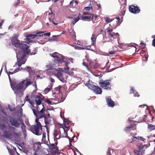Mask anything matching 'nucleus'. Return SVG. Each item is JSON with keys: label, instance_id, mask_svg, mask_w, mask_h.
Returning <instances> with one entry per match:
<instances>
[{"label": "nucleus", "instance_id": "f257e3e1", "mask_svg": "<svg viewBox=\"0 0 155 155\" xmlns=\"http://www.w3.org/2000/svg\"><path fill=\"white\" fill-rule=\"evenodd\" d=\"M32 84V82L29 78H27L22 80L18 84L15 85L14 87V93L18 97L22 96L23 93V90H25Z\"/></svg>", "mask_w": 155, "mask_h": 155}, {"label": "nucleus", "instance_id": "f03ea898", "mask_svg": "<svg viewBox=\"0 0 155 155\" xmlns=\"http://www.w3.org/2000/svg\"><path fill=\"white\" fill-rule=\"evenodd\" d=\"M11 42L12 45L15 47L20 48L25 53H26L28 54L32 55L33 54L30 53V50L28 49L29 46L24 44L23 41L20 42L18 39L16 35H15L13 36L11 40Z\"/></svg>", "mask_w": 155, "mask_h": 155}, {"label": "nucleus", "instance_id": "7ed1b4c3", "mask_svg": "<svg viewBox=\"0 0 155 155\" xmlns=\"http://www.w3.org/2000/svg\"><path fill=\"white\" fill-rule=\"evenodd\" d=\"M43 108L40 111H38V107H37V110L34 109H32L33 113L34 115L39 120V119L44 117L45 119V122L46 124L48 125L50 124L51 121V118L47 117L46 114L45 113V110L44 108V107L42 105Z\"/></svg>", "mask_w": 155, "mask_h": 155}, {"label": "nucleus", "instance_id": "20e7f679", "mask_svg": "<svg viewBox=\"0 0 155 155\" xmlns=\"http://www.w3.org/2000/svg\"><path fill=\"white\" fill-rule=\"evenodd\" d=\"M50 55L52 57L54 58V62H57L58 64H61L63 62H65V67L64 69L66 71L69 70V68L68 67V65L70 64V62L68 61H64V56L63 55L59 54L57 52L53 53Z\"/></svg>", "mask_w": 155, "mask_h": 155}, {"label": "nucleus", "instance_id": "39448f33", "mask_svg": "<svg viewBox=\"0 0 155 155\" xmlns=\"http://www.w3.org/2000/svg\"><path fill=\"white\" fill-rule=\"evenodd\" d=\"M84 84L87 86L89 89L93 90L96 94H101L102 93V89L97 85H94L93 84L91 81L87 78L82 80Z\"/></svg>", "mask_w": 155, "mask_h": 155}, {"label": "nucleus", "instance_id": "423d86ee", "mask_svg": "<svg viewBox=\"0 0 155 155\" xmlns=\"http://www.w3.org/2000/svg\"><path fill=\"white\" fill-rule=\"evenodd\" d=\"M35 122L36 124L33 125L31 128V131L36 135H40L42 133V126L37 117L35 119Z\"/></svg>", "mask_w": 155, "mask_h": 155}, {"label": "nucleus", "instance_id": "0eeeda50", "mask_svg": "<svg viewBox=\"0 0 155 155\" xmlns=\"http://www.w3.org/2000/svg\"><path fill=\"white\" fill-rule=\"evenodd\" d=\"M111 80L108 79L104 80L103 79H100L99 81V84L100 87L104 89L110 90L111 89V85L110 82Z\"/></svg>", "mask_w": 155, "mask_h": 155}, {"label": "nucleus", "instance_id": "6e6552de", "mask_svg": "<svg viewBox=\"0 0 155 155\" xmlns=\"http://www.w3.org/2000/svg\"><path fill=\"white\" fill-rule=\"evenodd\" d=\"M98 15L96 14L94 15L92 13L89 14L87 16H82V18L83 20L86 21H90L91 20L93 23H95L97 22L96 19L97 18Z\"/></svg>", "mask_w": 155, "mask_h": 155}, {"label": "nucleus", "instance_id": "1a4fd4ad", "mask_svg": "<svg viewBox=\"0 0 155 155\" xmlns=\"http://www.w3.org/2000/svg\"><path fill=\"white\" fill-rule=\"evenodd\" d=\"M7 123L8 125L10 124L12 126L16 128L19 127L21 124V123L18 119L12 117L9 118Z\"/></svg>", "mask_w": 155, "mask_h": 155}, {"label": "nucleus", "instance_id": "9d476101", "mask_svg": "<svg viewBox=\"0 0 155 155\" xmlns=\"http://www.w3.org/2000/svg\"><path fill=\"white\" fill-rule=\"evenodd\" d=\"M70 121L67 119H65L64 120V124H59L61 127L62 128L64 132H66L70 129Z\"/></svg>", "mask_w": 155, "mask_h": 155}, {"label": "nucleus", "instance_id": "9b49d317", "mask_svg": "<svg viewBox=\"0 0 155 155\" xmlns=\"http://www.w3.org/2000/svg\"><path fill=\"white\" fill-rule=\"evenodd\" d=\"M77 138V137H74L72 138V141H71V142H69L70 145L72 147L71 148L74 152V155H77L76 152V151H78V149L76 147H77V143H76V140L74 139V138Z\"/></svg>", "mask_w": 155, "mask_h": 155}, {"label": "nucleus", "instance_id": "f8f14e48", "mask_svg": "<svg viewBox=\"0 0 155 155\" xmlns=\"http://www.w3.org/2000/svg\"><path fill=\"white\" fill-rule=\"evenodd\" d=\"M109 38H119V35L118 33H115L112 32L113 29H110L108 27L106 29Z\"/></svg>", "mask_w": 155, "mask_h": 155}, {"label": "nucleus", "instance_id": "ddd939ff", "mask_svg": "<svg viewBox=\"0 0 155 155\" xmlns=\"http://www.w3.org/2000/svg\"><path fill=\"white\" fill-rule=\"evenodd\" d=\"M40 95H37L35 98V104L37 105V107H36V109L35 110H37V107H38H38V105H40L42 102V101H43L44 97L41 94H39ZM38 110H40L39 108H38Z\"/></svg>", "mask_w": 155, "mask_h": 155}, {"label": "nucleus", "instance_id": "4468645a", "mask_svg": "<svg viewBox=\"0 0 155 155\" xmlns=\"http://www.w3.org/2000/svg\"><path fill=\"white\" fill-rule=\"evenodd\" d=\"M129 10L130 12L134 14L138 13L140 11L139 7L133 5H131L129 6Z\"/></svg>", "mask_w": 155, "mask_h": 155}, {"label": "nucleus", "instance_id": "2eb2a0df", "mask_svg": "<svg viewBox=\"0 0 155 155\" xmlns=\"http://www.w3.org/2000/svg\"><path fill=\"white\" fill-rule=\"evenodd\" d=\"M120 18L119 17H117L116 18L113 19V21L111 23L112 25V27L114 28H116L121 24V21H120Z\"/></svg>", "mask_w": 155, "mask_h": 155}, {"label": "nucleus", "instance_id": "dca6fc26", "mask_svg": "<svg viewBox=\"0 0 155 155\" xmlns=\"http://www.w3.org/2000/svg\"><path fill=\"white\" fill-rule=\"evenodd\" d=\"M17 58L18 61H20V63L22 64L25 63V55L22 52H20L19 54H17Z\"/></svg>", "mask_w": 155, "mask_h": 155}, {"label": "nucleus", "instance_id": "f3484780", "mask_svg": "<svg viewBox=\"0 0 155 155\" xmlns=\"http://www.w3.org/2000/svg\"><path fill=\"white\" fill-rule=\"evenodd\" d=\"M106 99L107 104L108 107H113L115 105V102L111 99L110 96H106Z\"/></svg>", "mask_w": 155, "mask_h": 155}, {"label": "nucleus", "instance_id": "a211bd4d", "mask_svg": "<svg viewBox=\"0 0 155 155\" xmlns=\"http://www.w3.org/2000/svg\"><path fill=\"white\" fill-rule=\"evenodd\" d=\"M137 147L138 149V150H134V152L135 154H136L137 155H143V153L141 151V150L143 148V145L139 144L137 145Z\"/></svg>", "mask_w": 155, "mask_h": 155}, {"label": "nucleus", "instance_id": "6ab92c4d", "mask_svg": "<svg viewBox=\"0 0 155 155\" xmlns=\"http://www.w3.org/2000/svg\"><path fill=\"white\" fill-rule=\"evenodd\" d=\"M50 9L51 10L50 12L49 13V21L50 22H51L53 23L54 25H56L58 24V23H56L54 22V14L53 13L52 10H51V8H50Z\"/></svg>", "mask_w": 155, "mask_h": 155}, {"label": "nucleus", "instance_id": "aec40b11", "mask_svg": "<svg viewBox=\"0 0 155 155\" xmlns=\"http://www.w3.org/2000/svg\"><path fill=\"white\" fill-rule=\"evenodd\" d=\"M136 125L134 124H130L129 126L126 127L124 130L126 132H130L132 130H134L136 129Z\"/></svg>", "mask_w": 155, "mask_h": 155}, {"label": "nucleus", "instance_id": "412c9836", "mask_svg": "<svg viewBox=\"0 0 155 155\" xmlns=\"http://www.w3.org/2000/svg\"><path fill=\"white\" fill-rule=\"evenodd\" d=\"M49 150L52 152H55L58 150V148L56 145L54 143L49 145L48 146Z\"/></svg>", "mask_w": 155, "mask_h": 155}, {"label": "nucleus", "instance_id": "4be33fe9", "mask_svg": "<svg viewBox=\"0 0 155 155\" xmlns=\"http://www.w3.org/2000/svg\"><path fill=\"white\" fill-rule=\"evenodd\" d=\"M44 32V31H39L37 32L35 34H28L26 36L27 38L31 37V38H35L36 37L38 36V35L42 34Z\"/></svg>", "mask_w": 155, "mask_h": 155}, {"label": "nucleus", "instance_id": "5701e85b", "mask_svg": "<svg viewBox=\"0 0 155 155\" xmlns=\"http://www.w3.org/2000/svg\"><path fill=\"white\" fill-rule=\"evenodd\" d=\"M2 136L3 137L7 138H10L11 137L12 135L10 132L5 131L4 132V134H3Z\"/></svg>", "mask_w": 155, "mask_h": 155}, {"label": "nucleus", "instance_id": "b1692460", "mask_svg": "<svg viewBox=\"0 0 155 155\" xmlns=\"http://www.w3.org/2000/svg\"><path fill=\"white\" fill-rule=\"evenodd\" d=\"M97 35L95 34H93L91 38L92 45H93L96 43V41Z\"/></svg>", "mask_w": 155, "mask_h": 155}, {"label": "nucleus", "instance_id": "393cba45", "mask_svg": "<svg viewBox=\"0 0 155 155\" xmlns=\"http://www.w3.org/2000/svg\"><path fill=\"white\" fill-rule=\"evenodd\" d=\"M25 70L28 71L30 74L33 75L34 74L35 71L32 70L31 67L27 66L25 68Z\"/></svg>", "mask_w": 155, "mask_h": 155}, {"label": "nucleus", "instance_id": "a878e982", "mask_svg": "<svg viewBox=\"0 0 155 155\" xmlns=\"http://www.w3.org/2000/svg\"><path fill=\"white\" fill-rule=\"evenodd\" d=\"M60 131L57 130H55L54 131V136L56 140L60 138Z\"/></svg>", "mask_w": 155, "mask_h": 155}, {"label": "nucleus", "instance_id": "bb28decb", "mask_svg": "<svg viewBox=\"0 0 155 155\" xmlns=\"http://www.w3.org/2000/svg\"><path fill=\"white\" fill-rule=\"evenodd\" d=\"M25 101L28 102L32 106H33L34 103L29 98V96L27 95L25 98Z\"/></svg>", "mask_w": 155, "mask_h": 155}, {"label": "nucleus", "instance_id": "cd10ccee", "mask_svg": "<svg viewBox=\"0 0 155 155\" xmlns=\"http://www.w3.org/2000/svg\"><path fill=\"white\" fill-rule=\"evenodd\" d=\"M53 67L51 64H49L45 66V68L46 69L45 71H48L49 70H52L53 69Z\"/></svg>", "mask_w": 155, "mask_h": 155}, {"label": "nucleus", "instance_id": "c85d7f7f", "mask_svg": "<svg viewBox=\"0 0 155 155\" xmlns=\"http://www.w3.org/2000/svg\"><path fill=\"white\" fill-rule=\"evenodd\" d=\"M148 128L150 131L155 130V125L151 124H148Z\"/></svg>", "mask_w": 155, "mask_h": 155}, {"label": "nucleus", "instance_id": "c756f323", "mask_svg": "<svg viewBox=\"0 0 155 155\" xmlns=\"http://www.w3.org/2000/svg\"><path fill=\"white\" fill-rule=\"evenodd\" d=\"M19 70V68H18L16 69H15L14 71L13 72H11L10 71H9L8 72L7 71L8 75V76L10 75V74H12L14 73H15Z\"/></svg>", "mask_w": 155, "mask_h": 155}, {"label": "nucleus", "instance_id": "7c9ffc66", "mask_svg": "<svg viewBox=\"0 0 155 155\" xmlns=\"http://www.w3.org/2000/svg\"><path fill=\"white\" fill-rule=\"evenodd\" d=\"M122 8V9L121 10L120 13H121V15H124L126 11V8L124 6L123 7L122 6V7H121V8Z\"/></svg>", "mask_w": 155, "mask_h": 155}, {"label": "nucleus", "instance_id": "2f4dec72", "mask_svg": "<svg viewBox=\"0 0 155 155\" xmlns=\"http://www.w3.org/2000/svg\"><path fill=\"white\" fill-rule=\"evenodd\" d=\"M55 76L58 78H61L63 76L62 74L60 72H58L57 74H56Z\"/></svg>", "mask_w": 155, "mask_h": 155}, {"label": "nucleus", "instance_id": "473e14b6", "mask_svg": "<svg viewBox=\"0 0 155 155\" xmlns=\"http://www.w3.org/2000/svg\"><path fill=\"white\" fill-rule=\"evenodd\" d=\"M104 19H105V21L107 24H108L109 23L112 21H113V19H110V18L108 17H106V18H104Z\"/></svg>", "mask_w": 155, "mask_h": 155}, {"label": "nucleus", "instance_id": "72a5a7b5", "mask_svg": "<svg viewBox=\"0 0 155 155\" xmlns=\"http://www.w3.org/2000/svg\"><path fill=\"white\" fill-rule=\"evenodd\" d=\"M84 9L85 10L88 11H89L90 10H93V7L90 4L88 6L85 7Z\"/></svg>", "mask_w": 155, "mask_h": 155}, {"label": "nucleus", "instance_id": "f704fd0d", "mask_svg": "<svg viewBox=\"0 0 155 155\" xmlns=\"http://www.w3.org/2000/svg\"><path fill=\"white\" fill-rule=\"evenodd\" d=\"M20 0H17V2L14 3L13 5V7L15 8L17 6L19 5L20 4Z\"/></svg>", "mask_w": 155, "mask_h": 155}, {"label": "nucleus", "instance_id": "c9c22d12", "mask_svg": "<svg viewBox=\"0 0 155 155\" xmlns=\"http://www.w3.org/2000/svg\"><path fill=\"white\" fill-rule=\"evenodd\" d=\"M51 35V33L50 32H48V33H45L43 34H42L41 35H38V37H41V36H43V35H45V36H50V35Z\"/></svg>", "mask_w": 155, "mask_h": 155}, {"label": "nucleus", "instance_id": "e433bc0d", "mask_svg": "<svg viewBox=\"0 0 155 155\" xmlns=\"http://www.w3.org/2000/svg\"><path fill=\"white\" fill-rule=\"evenodd\" d=\"M52 86L51 85V86H50V87L49 88H46L44 90L45 91L46 93L49 92L50 91L51 88H52Z\"/></svg>", "mask_w": 155, "mask_h": 155}, {"label": "nucleus", "instance_id": "4c0bfd02", "mask_svg": "<svg viewBox=\"0 0 155 155\" xmlns=\"http://www.w3.org/2000/svg\"><path fill=\"white\" fill-rule=\"evenodd\" d=\"M116 52V51H115L113 50V51H109V54L110 55L114 54H115Z\"/></svg>", "mask_w": 155, "mask_h": 155}, {"label": "nucleus", "instance_id": "58836bf2", "mask_svg": "<svg viewBox=\"0 0 155 155\" xmlns=\"http://www.w3.org/2000/svg\"><path fill=\"white\" fill-rule=\"evenodd\" d=\"M140 47L142 48H144L146 46V45L143 43L141 42L140 44Z\"/></svg>", "mask_w": 155, "mask_h": 155}, {"label": "nucleus", "instance_id": "ea45409f", "mask_svg": "<svg viewBox=\"0 0 155 155\" xmlns=\"http://www.w3.org/2000/svg\"><path fill=\"white\" fill-rule=\"evenodd\" d=\"M97 72H98L97 73V74H94V75L96 77H100L101 76V72L99 71H97Z\"/></svg>", "mask_w": 155, "mask_h": 155}, {"label": "nucleus", "instance_id": "a19ab883", "mask_svg": "<svg viewBox=\"0 0 155 155\" xmlns=\"http://www.w3.org/2000/svg\"><path fill=\"white\" fill-rule=\"evenodd\" d=\"M106 155H112L110 152V149L109 148H108L107 149Z\"/></svg>", "mask_w": 155, "mask_h": 155}, {"label": "nucleus", "instance_id": "79ce46f5", "mask_svg": "<svg viewBox=\"0 0 155 155\" xmlns=\"http://www.w3.org/2000/svg\"><path fill=\"white\" fill-rule=\"evenodd\" d=\"M78 21V17L74 19V20L72 21V23L74 25Z\"/></svg>", "mask_w": 155, "mask_h": 155}, {"label": "nucleus", "instance_id": "37998d69", "mask_svg": "<svg viewBox=\"0 0 155 155\" xmlns=\"http://www.w3.org/2000/svg\"><path fill=\"white\" fill-rule=\"evenodd\" d=\"M2 120L6 122L7 120H8L7 118L6 117H2Z\"/></svg>", "mask_w": 155, "mask_h": 155}, {"label": "nucleus", "instance_id": "c03bdc74", "mask_svg": "<svg viewBox=\"0 0 155 155\" xmlns=\"http://www.w3.org/2000/svg\"><path fill=\"white\" fill-rule=\"evenodd\" d=\"M49 80L51 82L54 83L55 82L54 80L52 78H49Z\"/></svg>", "mask_w": 155, "mask_h": 155}, {"label": "nucleus", "instance_id": "a18cd8bd", "mask_svg": "<svg viewBox=\"0 0 155 155\" xmlns=\"http://www.w3.org/2000/svg\"><path fill=\"white\" fill-rule=\"evenodd\" d=\"M45 102L49 104H51V102L49 100H46Z\"/></svg>", "mask_w": 155, "mask_h": 155}, {"label": "nucleus", "instance_id": "49530a36", "mask_svg": "<svg viewBox=\"0 0 155 155\" xmlns=\"http://www.w3.org/2000/svg\"><path fill=\"white\" fill-rule=\"evenodd\" d=\"M62 82H64L65 81V80L64 78H63V76L61 77V78H58Z\"/></svg>", "mask_w": 155, "mask_h": 155}, {"label": "nucleus", "instance_id": "de8ad7c7", "mask_svg": "<svg viewBox=\"0 0 155 155\" xmlns=\"http://www.w3.org/2000/svg\"><path fill=\"white\" fill-rule=\"evenodd\" d=\"M135 91L134 90V88H132L131 89V92H130V93H134Z\"/></svg>", "mask_w": 155, "mask_h": 155}, {"label": "nucleus", "instance_id": "09e8293b", "mask_svg": "<svg viewBox=\"0 0 155 155\" xmlns=\"http://www.w3.org/2000/svg\"><path fill=\"white\" fill-rule=\"evenodd\" d=\"M132 138H133V140H132V142L137 140L136 137H134V136H132Z\"/></svg>", "mask_w": 155, "mask_h": 155}, {"label": "nucleus", "instance_id": "8fccbe9b", "mask_svg": "<svg viewBox=\"0 0 155 155\" xmlns=\"http://www.w3.org/2000/svg\"><path fill=\"white\" fill-rule=\"evenodd\" d=\"M134 96L135 97H139L140 96V94L138 92H137L134 94Z\"/></svg>", "mask_w": 155, "mask_h": 155}, {"label": "nucleus", "instance_id": "3c124183", "mask_svg": "<svg viewBox=\"0 0 155 155\" xmlns=\"http://www.w3.org/2000/svg\"><path fill=\"white\" fill-rule=\"evenodd\" d=\"M85 48L87 50H90L91 48V46L90 45L86 46Z\"/></svg>", "mask_w": 155, "mask_h": 155}, {"label": "nucleus", "instance_id": "603ef678", "mask_svg": "<svg viewBox=\"0 0 155 155\" xmlns=\"http://www.w3.org/2000/svg\"><path fill=\"white\" fill-rule=\"evenodd\" d=\"M26 39L28 40V44H29L32 41L31 39L29 38H27Z\"/></svg>", "mask_w": 155, "mask_h": 155}, {"label": "nucleus", "instance_id": "864d4df0", "mask_svg": "<svg viewBox=\"0 0 155 155\" xmlns=\"http://www.w3.org/2000/svg\"><path fill=\"white\" fill-rule=\"evenodd\" d=\"M91 13H90L89 12H84L83 13V14L84 15H88L89 14H91Z\"/></svg>", "mask_w": 155, "mask_h": 155}, {"label": "nucleus", "instance_id": "5fc2aeb1", "mask_svg": "<svg viewBox=\"0 0 155 155\" xmlns=\"http://www.w3.org/2000/svg\"><path fill=\"white\" fill-rule=\"evenodd\" d=\"M137 139H138V140H142L143 139L142 137H136Z\"/></svg>", "mask_w": 155, "mask_h": 155}, {"label": "nucleus", "instance_id": "6e6d98bb", "mask_svg": "<svg viewBox=\"0 0 155 155\" xmlns=\"http://www.w3.org/2000/svg\"><path fill=\"white\" fill-rule=\"evenodd\" d=\"M42 137L43 138H45L46 137V133H43L42 134Z\"/></svg>", "mask_w": 155, "mask_h": 155}, {"label": "nucleus", "instance_id": "4d7b16f0", "mask_svg": "<svg viewBox=\"0 0 155 155\" xmlns=\"http://www.w3.org/2000/svg\"><path fill=\"white\" fill-rule=\"evenodd\" d=\"M9 128L11 130H14L15 129V128L14 127L11 126H10L9 127Z\"/></svg>", "mask_w": 155, "mask_h": 155}, {"label": "nucleus", "instance_id": "13d9d810", "mask_svg": "<svg viewBox=\"0 0 155 155\" xmlns=\"http://www.w3.org/2000/svg\"><path fill=\"white\" fill-rule=\"evenodd\" d=\"M47 117H49L50 118H51V119H52V117L50 116V114L48 113L47 114V116H46Z\"/></svg>", "mask_w": 155, "mask_h": 155}, {"label": "nucleus", "instance_id": "bf43d9fd", "mask_svg": "<svg viewBox=\"0 0 155 155\" xmlns=\"http://www.w3.org/2000/svg\"><path fill=\"white\" fill-rule=\"evenodd\" d=\"M82 64H83V65L84 66H85L87 68V64H85V63H84V62H83V63H82Z\"/></svg>", "mask_w": 155, "mask_h": 155}, {"label": "nucleus", "instance_id": "052dcab7", "mask_svg": "<svg viewBox=\"0 0 155 155\" xmlns=\"http://www.w3.org/2000/svg\"><path fill=\"white\" fill-rule=\"evenodd\" d=\"M98 66L96 64H95V65L94 64L93 68H98Z\"/></svg>", "mask_w": 155, "mask_h": 155}, {"label": "nucleus", "instance_id": "680f3d73", "mask_svg": "<svg viewBox=\"0 0 155 155\" xmlns=\"http://www.w3.org/2000/svg\"><path fill=\"white\" fill-rule=\"evenodd\" d=\"M127 142L129 143H133L132 140H131L130 139H128L127 140Z\"/></svg>", "mask_w": 155, "mask_h": 155}, {"label": "nucleus", "instance_id": "e2e57ef3", "mask_svg": "<svg viewBox=\"0 0 155 155\" xmlns=\"http://www.w3.org/2000/svg\"><path fill=\"white\" fill-rule=\"evenodd\" d=\"M55 90L56 91H58L59 92L60 90L59 89V88H58V87H56L55 88Z\"/></svg>", "mask_w": 155, "mask_h": 155}, {"label": "nucleus", "instance_id": "0e129e2a", "mask_svg": "<svg viewBox=\"0 0 155 155\" xmlns=\"http://www.w3.org/2000/svg\"><path fill=\"white\" fill-rule=\"evenodd\" d=\"M97 5L98 7V9H99V8H101V5L100 4H97Z\"/></svg>", "mask_w": 155, "mask_h": 155}, {"label": "nucleus", "instance_id": "69168bd1", "mask_svg": "<svg viewBox=\"0 0 155 155\" xmlns=\"http://www.w3.org/2000/svg\"><path fill=\"white\" fill-rule=\"evenodd\" d=\"M18 62H19V63H18V65L20 67L22 64V63H20V61H18Z\"/></svg>", "mask_w": 155, "mask_h": 155}, {"label": "nucleus", "instance_id": "338daca9", "mask_svg": "<svg viewBox=\"0 0 155 155\" xmlns=\"http://www.w3.org/2000/svg\"><path fill=\"white\" fill-rule=\"evenodd\" d=\"M62 87L61 85H59L58 87V88H59V89L60 90V89H61V88H62Z\"/></svg>", "mask_w": 155, "mask_h": 155}, {"label": "nucleus", "instance_id": "774afa93", "mask_svg": "<svg viewBox=\"0 0 155 155\" xmlns=\"http://www.w3.org/2000/svg\"><path fill=\"white\" fill-rule=\"evenodd\" d=\"M73 3V1H72L71 2H70V5H71V4H72Z\"/></svg>", "mask_w": 155, "mask_h": 155}]
</instances>
